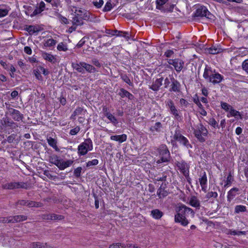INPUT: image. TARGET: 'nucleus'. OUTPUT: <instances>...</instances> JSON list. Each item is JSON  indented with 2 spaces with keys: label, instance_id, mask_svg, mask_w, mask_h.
<instances>
[{
  "label": "nucleus",
  "instance_id": "obj_1",
  "mask_svg": "<svg viewBox=\"0 0 248 248\" xmlns=\"http://www.w3.org/2000/svg\"><path fill=\"white\" fill-rule=\"evenodd\" d=\"M175 211L174 221L176 223H180L183 226H186L189 223V220L188 219L189 215L193 217L195 214L191 208L184 204H178Z\"/></svg>",
  "mask_w": 248,
  "mask_h": 248
},
{
  "label": "nucleus",
  "instance_id": "obj_2",
  "mask_svg": "<svg viewBox=\"0 0 248 248\" xmlns=\"http://www.w3.org/2000/svg\"><path fill=\"white\" fill-rule=\"evenodd\" d=\"M203 77L207 81L214 85L219 83L223 79V76L208 66H206L204 69Z\"/></svg>",
  "mask_w": 248,
  "mask_h": 248
},
{
  "label": "nucleus",
  "instance_id": "obj_3",
  "mask_svg": "<svg viewBox=\"0 0 248 248\" xmlns=\"http://www.w3.org/2000/svg\"><path fill=\"white\" fill-rule=\"evenodd\" d=\"M49 160L50 163L55 165L61 170H63L71 166L73 163V161L71 160L63 161L56 155L49 156Z\"/></svg>",
  "mask_w": 248,
  "mask_h": 248
},
{
  "label": "nucleus",
  "instance_id": "obj_4",
  "mask_svg": "<svg viewBox=\"0 0 248 248\" xmlns=\"http://www.w3.org/2000/svg\"><path fill=\"white\" fill-rule=\"evenodd\" d=\"M157 151L160 158L156 161L157 164L168 162L170 158V151L165 144L160 145Z\"/></svg>",
  "mask_w": 248,
  "mask_h": 248
},
{
  "label": "nucleus",
  "instance_id": "obj_5",
  "mask_svg": "<svg viewBox=\"0 0 248 248\" xmlns=\"http://www.w3.org/2000/svg\"><path fill=\"white\" fill-rule=\"evenodd\" d=\"M93 149V143L90 138L86 139L81 142L78 147V154L79 156L86 155L89 151Z\"/></svg>",
  "mask_w": 248,
  "mask_h": 248
},
{
  "label": "nucleus",
  "instance_id": "obj_6",
  "mask_svg": "<svg viewBox=\"0 0 248 248\" xmlns=\"http://www.w3.org/2000/svg\"><path fill=\"white\" fill-rule=\"evenodd\" d=\"M167 108L175 120L180 121L182 120V115L181 111L178 109L175 106L174 102L171 99H168L165 101Z\"/></svg>",
  "mask_w": 248,
  "mask_h": 248
},
{
  "label": "nucleus",
  "instance_id": "obj_7",
  "mask_svg": "<svg viewBox=\"0 0 248 248\" xmlns=\"http://www.w3.org/2000/svg\"><path fill=\"white\" fill-rule=\"evenodd\" d=\"M193 133L195 137L201 142L205 141L204 136H206L208 134V131L204 125L200 123L195 126V128H192Z\"/></svg>",
  "mask_w": 248,
  "mask_h": 248
},
{
  "label": "nucleus",
  "instance_id": "obj_8",
  "mask_svg": "<svg viewBox=\"0 0 248 248\" xmlns=\"http://www.w3.org/2000/svg\"><path fill=\"white\" fill-rule=\"evenodd\" d=\"M173 139L187 149L192 148V147L188 139L182 135L179 130H176L175 131Z\"/></svg>",
  "mask_w": 248,
  "mask_h": 248
},
{
  "label": "nucleus",
  "instance_id": "obj_9",
  "mask_svg": "<svg viewBox=\"0 0 248 248\" xmlns=\"http://www.w3.org/2000/svg\"><path fill=\"white\" fill-rule=\"evenodd\" d=\"M3 188L6 189H14L23 188L27 189L29 188V185L24 182H12L3 185Z\"/></svg>",
  "mask_w": 248,
  "mask_h": 248
},
{
  "label": "nucleus",
  "instance_id": "obj_10",
  "mask_svg": "<svg viewBox=\"0 0 248 248\" xmlns=\"http://www.w3.org/2000/svg\"><path fill=\"white\" fill-rule=\"evenodd\" d=\"M27 217L24 215H17L8 217H0V222L3 223H15L27 220Z\"/></svg>",
  "mask_w": 248,
  "mask_h": 248
},
{
  "label": "nucleus",
  "instance_id": "obj_11",
  "mask_svg": "<svg viewBox=\"0 0 248 248\" xmlns=\"http://www.w3.org/2000/svg\"><path fill=\"white\" fill-rule=\"evenodd\" d=\"M167 62L170 65H171L174 67L177 73H179L182 71L185 64L184 62L179 58L167 59Z\"/></svg>",
  "mask_w": 248,
  "mask_h": 248
},
{
  "label": "nucleus",
  "instance_id": "obj_12",
  "mask_svg": "<svg viewBox=\"0 0 248 248\" xmlns=\"http://www.w3.org/2000/svg\"><path fill=\"white\" fill-rule=\"evenodd\" d=\"M6 114L10 116L13 120L17 122L22 121L24 118L23 115L19 110L12 108H8Z\"/></svg>",
  "mask_w": 248,
  "mask_h": 248
},
{
  "label": "nucleus",
  "instance_id": "obj_13",
  "mask_svg": "<svg viewBox=\"0 0 248 248\" xmlns=\"http://www.w3.org/2000/svg\"><path fill=\"white\" fill-rule=\"evenodd\" d=\"M72 11H75V15L84 20H87L89 17V13L85 9L73 6Z\"/></svg>",
  "mask_w": 248,
  "mask_h": 248
},
{
  "label": "nucleus",
  "instance_id": "obj_14",
  "mask_svg": "<svg viewBox=\"0 0 248 248\" xmlns=\"http://www.w3.org/2000/svg\"><path fill=\"white\" fill-rule=\"evenodd\" d=\"M195 16H205L208 18H211V16L212 15L206 7L201 6L196 10Z\"/></svg>",
  "mask_w": 248,
  "mask_h": 248
},
{
  "label": "nucleus",
  "instance_id": "obj_15",
  "mask_svg": "<svg viewBox=\"0 0 248 248\" xmlns=\"http://www.w3.org/2000/svg\"><path fill=\"white\" fill-rule=\"evenodd\" d=\"M177 166L184 175H187V173H189V165L185 161L182 160L177 162Z\"/></svg>",
  "mask_w": 248,
  "mask_h": 248
},
{
  "label": "nucleus",
  "instance_id": "obj_16",
  "mask_svg": "<svg viewBox=\"0 0 248 248\" xmlns=\"http://www.w3.org/2000/svg\"><path fill=\"white\" fill-rule=\"evenodd\" d=\"M171 85L169 90L170 92L179 93L181 91V84L180 82L174 78H170Z\"/></svg>",
  "mask_w": 248,
  "mask_h": 248
},
{
  "label": "nucleus",
  "instance_id": "obj_17",
  "mask_svg": "<svg viewBox=\"0 0 248 248\" xmlns=\"http://www.w3.org/2000/svg\"><path fill=\"white\" fill-rule=\"evenodd\" d=\"M46 9V4L43 1H41L37 4L35 9L31 15V17H33L41 14Z\"/></svg>",
  "mask_w": 248,
  "mask_h": 248
},
{
  "label": "nucleus",
  "instance_id": "obj_18",
  "mask_svg": "<svg viewBox=\"0 0 248 248\" xmlns=\"http://www.w3.org/2000/svg\"><path fill=\"white\" fill-rule=\"evenodd\" d=\"M199 182L201 186L202 190L206 192L207 189V177L205 171L203 172L202 176L199 178Z\"/></svg>",
  "mask_w": 248,
  "mask_h": 248
},
{
  "label": "nucleus",
  "instance_id": "obj_19",
  "mask_svg": "<svg viewBox=\"0 0 248 248\" xmlns=\"http://www.w3.org/2000/svg\"><path fill=\"white\" fill-rule=\"evenodd\" d=\"M86 112V110L84 109L83 108L78 107L73 112L70 116V119L73 120H75L76 119L77 116L80 115H84Z\"/></svg>",
  "mask_w": 248,
  "mask_h": 248
},
{
  "label": "nucleus",
  "instance_id": "obj_20",
  "mask_svg": "<svg viewBox=\"0 0 248 248\" xmlns=\"http://www.w3.org/2000/svg\"><path fill=\"white\" fill-rule=\"evenodd\" d=\"M163 78L162 77L157 78L153 84L150 87V89L154 91H158L162 85Z\"/></svg>",
  "mask_w": 248,
  "mask_h": 248
},
{
  "label": "nucleus",
  "instance_id": "obj_21",
  "mask_svg": "<svg viewBox=\"0 0 248 248\" xmlns=\"http://www.w3.org/2000/svg\"><path fill=\"white\" fill-rule=\"evenodd\" d=\"M164 215V213L158 209H154L151 211L150 216L155 219L158 220Z\"/></svg>",
  "mask_w": 248,
  "mask_h": 248
},
{
  "label": "nucleus",
  "instance_id": "obj_22",
  "mask_svg": "<svg viewBox=\"0 0 248 248\" xmlns=\"http://www.w3.org/2000/svg\"><path fill=\"white\" fill-rule=\"evenodd\" d=\"M227 116L228 118L231 117H234L236 119H242V114L238 111L234 109L233 108L230 110V112L227 114Z\"/></svg>",
  "mask_w": 248,
  "mask_h": 248
},
{
  "label": "nucleus",
  "instance_id": "obj_23",
  "mask_svg": "<svg viewBox=\"0 0 248 248\" xmlns=\"http://www.w3.org/2000/svg\"><path fill=\"white\" fill-rule=\"evenodd\" d=\"M169 0H156V8L162 11L166 10L167 9L166 7L168 4Z\"/></svg>",
  "mask_w": 248,
  "mask_h": 248
},
{
  "label": "nucleus",
  "instance_id": "obj_24",
  "mask_svg": "<svg viewBox=\"0 0 248 248\" xmlns=\"http://www.w3.org/2000/svg\"><path fill=\"white\" fill-rule=\"evenodd\" d=\"M81 66L83 67L84 73H85V71L90 73H93L97 72V70H96L94 67L85 62H83V63H82Z\"/></svg>",
  "mask_w": 248,
  "mask_h": 248
},
{
  "label": "nucleus",
  "instance_id": "obj_25",
  "mask_svg": "<svg viewBox=\"0 0 248 248\" xmlns=\"http://www.w3.org/2000/svg\"><path fill=\"white\" fill-rule=\"evenodd\" d=\"M26 30L30 34H33L35 33L38 32L41 30V27L39 26L30 25L26 28Z\"/></svg>",
  "mask_w": 248,
  "mask_h": 248
},
{
  "label": "nucleus",
  "instance_id": "obj_26",
  "mask_svg": "<svg viewBox=\"0 0 248 248\" xmlns=\"http://www.w3.org/2000/svg\"><path fill=\"white\" fill-rule=\"evenodd\" d=\"M110 139L111 140L117 141L120 143H122L126 140L127 136L124 134L120 135L111 136Z\"/></svg>",
  "mask_w": 248,
  "mask_h": 248
},
{
  "label": "nucleus",
  "instance_id": "obj_27",
  "mask_svg": "<svg viewBox=\"0 0 248 248\" xmlns=\"http://www.w3.org/2000/svg\"><path fill=\"white\" fill-rule=\"evenodd\" d=\"M118 94L122 98L126 97L130 100H132L134 98V95L132 93L123 88H121Z\"/></svg>",
  "mask_w": 248,
  "mask_h": 248
},
{
  "label": "nucleus",
  "instance_id": "obj_28",
  "mask_svg": "<svg viewBox=\"0 0 248 248\" xmlns=\"http://www.w3.org/2000/svg\"><path fill=\"white\" fill-rule=\"evenodd\" d=\"M189 204L192 207L199 209L200 207V202L199 200L196 196H192L189 202Z\"/></svg>",
  "mask_w": 248,
  "mask_h": 248
},
{
  "label": "nucleus",
  "instance_id": "obj_29",
  "mask_svg": "<svg viewBox=\"0 0 248 248\" xmlns=\"http://www.w3.org/2000/svg\"><path fill=\"white\" fill-rule=\"evenodd\" d=\"M239 189L237 188L234 187L230 189L227 194V200L231 202L236 195V192L238 191Z\"/></svg>",
  "mask_w": 248,
  "mask_h": 248
},
{
  "label": "nucleus",
  "instance_id": "obj_30",
  "mask_svg": "<svg viewBox=\"0 0 248 248\" xmlns=\"http://www.w3.org/2000/svg\"><path fill=\"white\" fill-rule=\"evenodd\" d=\"M42 57L46 61H47L51 63H54L56 61L55 56L51 55V54L47 53L46 52L42 53Z\"/></svg>",
  "mask_w": 248,
  "mask_h": 248
},
{
  "label": "nucleus",
  "instance_id": "obj_31",
  "mask_svg": "<svg viewBox=\"0 0 248 248\" xmlns=\"http://www.w3.org/2000/svg\"><path fill=\"white\" fill-rule=\"evenodd\" d=\"M46 140H47L48 145L52 147L56 151H59V148L57 145V141L55 139L52 138L51 137H47L46 138Z\"/></svg>",
  "mask_w": 248,
  "mask_h": 248
},
{
  "label": "nucleus",
  "instance_id": "obj_32",
  "mask_svg": "<svg viewBox=\"0 0 248 248\" xmlns=\"http://www.w3.org/2000/svg\"><path fill=\"white\" fill-rule=\"evenodd\" d=\"M162 127V124L160 122H156L154 125L150 128V131L154 133L155 132L159 133Z\"/></svg>",
  "mask_w": 248,
  "mask_h": 248
},
{
  "label": "nucleus",
  "instance_id": "obj_33",
  "mask_svg": "<svg viewBox=\"0 0 248 248\" xmlns=\"http://www.w3.org/2000/svg\"><path fill=\"white\" fill-rule=\"evenodd\" d=\"M57 43V41L56 40L53 39H52V38H50V39H47L46 41H45L44 42V48H46V47H53L54 46H55V45Z\"/></svg>",
  "mask_w": 248,
  "mask_h": 248
},
{
  "label": "nucleus",
  "instance_id": "obj_34",
  "mask_svg": "<svg viewBox=\"0 0 248 248\" xmlns=\"http://www.w3.org/2000/svg\"><path fill=\"white\" fill-rule=\"evenodd\" d=\"M83 19L76 15L72 18V23L73 25L79 26L83 24Z\"/></svg>",
  "mask_w": 248,
  "mask_h": 248
},
{
  "label": "nucleus",
  "instance_id": "obj_35",
  "mask_svg": "<svg viewBox=\"0 0 248 248\" xmlns=\"http://www.w3.org/2000/svg\"><path fill=\"white\" fill-rule=\"evenodd\" d=\"M115 36L123 37L127 40L130 38L129 33L127 31H123L115 30Z\"/></svg>",
  "mask_w": 248,
  "mask_h": 248
},
{
  "label": "nucleus",
  "instance_id": "obj_36",
  "mask_svg": "<svg viewBox=\"0 0 248 248\" xmlns=\"http://www.w3.org/2000/svg\"><path fill=\"white\" fill-rule=\"evenodd\" d=\"M169 193L165 189L160 187L157 191V195L160 199H162L168 196Z\"/></svg>",
  "mask_w": 248,
  "mask_h": 248
},
{
  "label": "nucleus",
  "instance_id": "obj_37",
  "mask_svg": "<svg viewBox=\"0 0 248 248\" xmlns=\"http://www.w3.org/2000/svg\"><path fill=\"white\" fill-rule=\"evenodd\" d=\"M31 247L32 248H54L48 246L46 244H43L40 242L32 243L31 244Z\"/></svg>",
  "mask_w": 248,
  "mask_h": 248
},
{
  "label": "nucleus",
  "instance_id": "obj_38",
  "mask_svg": "<svg viewBox=\"0 0 248 248\" xmlns=\"http://www.w3.org/2000/svg\"><path fill=\"white\" fill-rule=\"evenodd\" d=\"M82 63H83V62H80L79 63H73L72 66L74 69L76 70L78 72L84 74L83 67L81 66Z\"/></svg>",
  "mask_w": 248,
  "mask_h": 248
},
{
  "label": "nucleus",
  "instance_id": "obj_39",
  "mask_svg": "<svg viewBox=\"0 0 248 248\" xmlns=\"http://www.w3.org/2000/svg\"><path fill=\"white\" fill-rule=\"evenodd\" d=\"M247 208L243 205H237L235 206L234 213L239 214L240 212H244L246 211Z\"/></svg>",
  "mask_w": 248,
  "mask_h": 248
},
{
  "label": "nucleus",
  "instance_id": "obj_40",
  "mask_svg": "<svg viewBox=\"0 0 248 248\" xmlns=\"http://www.w3.org/2000/svg\"><path fill=\"white\" fill-rule=\"evenodd\" d=\"M9 10L4 5H0V17H4L8 15Z\"/></svg>",
  "mask_w": 248,
  "mask_h": 248
},
{
  "label": "nucleus",
  "instance_id": "obj_41",
  "mask_svg": "<svg viewBox=\"0 0 248 248\" xmlns=\"http://www.w3.org/2000/svg\"><path fill=\"white\" fill-rule=\"evenodd\" d=\"M43 205V203L39 202H36L34 201H28L27 206L29 207H41Z\"/></svg>",
  "mask_w": 248,
  "mask_h": 248
},
{
  "label": "nucleus",
  "instance_id": "obj_42",
  "mask_svg": "<svg viewBox=\"0 0 248 248\" xmlns=\"http://www.w3.org/2000/svg\"><path fill=\"white\" fill-rule=\"evenodd\" d=\"M113 6L111 3V0H109L106 2L103 8V11L104 12H109L113 8Z\"/></svg>",
  "mask_w": 248,
  "mask_h": 248
},
{
  "label": "nucleus",
  "instance_id": "obj_43",
  "mask_svg": "<svg viewBox=\"0 0 248 248\" xmlns=\"http://www.w3.org/2000/svg\"><path fill=\"white\" fill-rule=\"evenodd\" d=\"M221 108L225 111L229 113L230 110L232 108V107L226 102H221Z\"/></svg>",
  "mask_w": 248,
  "mask_h": 248
},
{
  "label": "nucleus",
  "instance_id": "obj_44",
  "mask_svg": "<svg viewBox=\"0 0 248 248\" xmlns=\"http://www.w3.org/2000/svg\"><path fill=\"white\" fill-rule=\"evenodd\" d=\"M107 118L114 125H116L118 124V122L116 118L111 113L108 114Z\"/></svg>",
  "mask_w": 248,
  "mask_h": 248
},
{
  "label": "nucleus",
  "instance_id": "obj_45",
  "mask_svg": "<svg viewBox=\"0 0 248 248\" xmlns=\"http://www.w3.org/2000/svg\"><path fill=\"white\" fill-rule=\"evenodd\" d=\"M33 74L35 76L36 78L39 80H42L43 78L41 76L40 73L41 70L39 68V66L37 67L36 69H34L33 71Z\"/></svg>",
  "mask_w": 248,
  "mask_h": 248
},
{
  "label": "nucleus",
  "instance_id": "obj_46",
  "mask_svg": "<svg viewBox=\"0 0 248 248\" xmlns=\"http://www.w3.org/2000/svg\"><path fill=\"white\" fill-rule=\"evenodd\" d=\"M109 248H126V245L121 243H113L109 245Z\"/></svg>",
  "mask_w": 248,
  "mask_h": 248
},
{
  "label": "nucleus",
  "instance_id": "obj_47",
  "mask_svg": "<svg viewBox=\"0 0 248 248\" xmlns=\"http://www.w3.org/2000/svg\"><path fill=\"white\" fill-rule=\"evenodd\" d=\"M218 196V194L217 192L210 191L208 192L205 195V198L208 200L211 198H217Z\"/></svg>",
  "mask_w": 248,
  "mask_h": 248
},
{
  "label": "nucleus",
  "instance_id": "obj_48",
  "mask_svg": "<svg viewBox=\"0 0 248 248\" xmlns=\"http://www.w3.org/2000/svg\"><path fill=\"white\" fill-rule=\"evenodd\" d=\"M51 220H60L64 219V217L62 215L55 214H50Z\"/></svg>",
  "mask_w": 248,
  "mask_h": 248
},
{
  "label": "nucleus",
  "instance_id": "obj_49",
  "mask_svg": "<svg viewBox=\"0 0 248 248\" xmlns=\"http://www.w3.org/2000/svg\"><path fill=\"white\" fill-rule=\"evenodd\" d=\"M233 181V178L231 174V173L230 172L228 176H227V180L226 181V184L224 185L225 187L229 186L231 185L232 182Z\"/></svg>",
  "mask_w": 248,
  "mask_h": 248
},
{
  "label": "nucleus",
  "instance_id": "obj_50",
  "mask_svg": "<svg viewBox=\"0 0 248 248\" xmlns=\"http://www.w3.org/2000/svg\"><path fill=\"white\" fill-rule=\"evenodd\" d=\"M208 123L209 124L214 128H219V126L217 122L214 118H210L208 120Z\"/></svg>",
  "mask_w": 248,
  "mask_h": 248
},
{
  "label": "nucleus",
  "instance_id": "obj_51",
  "mask_svg": "<svg viewBox=\"0 0 248 248\" xmlns=\"http://www.w3.org/2000/svg\"><path fill=\"white\" fill-rule=\"evenodd\" d=\"M57 49L59 51H66L68 48L67 45L63 42L59 43L57 46Z\"/></svg>",
  "mask_w": 248,
  "mask_h": 248
},
{
  "label": "nucleus",
  "instance_id": "obj_52",
  "mask_svg": "<svg viewBox=\"0 0 248 248\" xmlns=\"http://www.w3.org/2000/svg\"><path fill=\"white\" fill-rule=\"evenodd\" d=\"M221 48L216 47H212L209 49V52L212 54H216L221 52Z\"/></svg>",
  "mask_w": 248,
  "mask_h": 248
},
{
  "label": "nucleus",
  "instance_id": "obj_53",
  "mask_svg": "<svg viewBox=\"0 0 248 248\" xmlns=\"http://www.w3.org/2000/svg\"><path fill=\"white\" fill-rule=\"evenodd\" d=\"M121 78L124 81L128 84L129 85H133L132 82L131 81L130 78L127 77L126 75H122L121 76Z\"/></svg>",
  "mask_w": 248,
  "mask_h": 248
},
{
  "label": "nucleus",
  "instance_id": "obj_54",
  "mask_svg": "<svg viewBox=\"0 0 248 248\" xmlns=\"http://www.w3.org/2000/svg\"><path fill=\"white\" fill-rule=\"evenodd\" d=\"M98 160L96 159H94L91 161H89L86 163V166L87 167H90L91 166H95L97 165L98 164Z\"/></svg>",
  "mask_w": 248,
  "mask_h": 248
},
{
  "label": "nucleus",
  "instance_id": "obj_55",
  "mask_svg": "<svg viewBox=\"0 0 248 248\" xmlns=\"http://www.w3.org/2000/svg\"><path fill=\"white\" fill-rule=\"evenodd\" d=\"M93 5L96 8H100L102 5L104 4V0H99L98 1H93Z\"/></svg>",
  "mask_w": 248,
  "mask_h": 248
},
{
  "label": "nucleus",
  "instance_id": "obj_56",
  "mask_svg": "<svg viewBox=\"0 0 248 248\" xmlns=\"http://www.w3.org/2000/svg\"><path fill=\"white\" fill-rule=\"evenodd\" d=\"M82 170V168L81 167H78L76 168L74 171V175L76 177H79L81 175V172Z\"/></svg>",
  "mask_w": 248,
  "mask_h": 248
},
{
  "label": "nucleus",
  "instance_id": "obj_57",
  "mask_svg": "<svg viewBox=\"0 0 248 248\" xmlns=\"http://www.w3.org/2000/svg\"><path fill=\"white\" fill-rule=\"evenodd\" d=\"M174 55V51L172 50H166L164 54V56L167 58H171L173 57Z\"/></svg>",
  "mask_w": 248,
  "mask_h": 248
},
{
  "label": "nucleus",
  "instance_id": "obj_58",
  "mask_svg": "<svg viewBox=\"0 0 248 248\" xmlns=\"http://www.w3.org/2000/svg\"><path fill=\"white\" fill-rule=\"evenodd\" d=\"M80 129V128L79 126H77L75 128L71 129L69 134L71 135H76L79 132Z\"/></svg>",
  "mask_w": 248,
  "mask_h": 248
},
{
  "label": "nucleus",
  "instance_id": "obj_59",
  "mask_svg": "<svg viewBox=\"0 0 248 248\" xmlns=\"http://www.w3.org/2000/svg\"><path fill=\"white\" fill-rule=\"evenodd\" d=\"M5 126L6 127H10L13 129L16 128L18 126L17 124L14 122L13 121L11 120Z\"/></svg>",
  "mask_w": 248,
  "mask_h": 248
},
{
  "label": "nucleus",
  "instance_id": "obj_60",
  "mask_svg": "<svg viewBox=\"0 0 248 248\" xmlns=\"http://www.w3.org/2000/svg\"><path fill=\"white\" fill-rule=\"evenodd\" d=\"M242 69L248 73V59L245 60L242 64Z\"/></svg>",
  "mask_w": 248,
  "mask_h": 248
},
{
  "label": "nucleus",
  "instance_id": "obj_61",
  "mask_svg": "<svg viewBox=\"0 0 248 248\" xmlns=\"http://www.w3.org/2000/svg\"><path fill=\"white\" fill-rule=\"evenodd\" d=\"M16 135L15 134H13L10 136H9L7 138V141L9 143H12L15 140L16 138Z\"/></svg>",
  "mask_w": 248,
  "mask_h": 248
},
{
  "label": "nucleus",
  "instance_id": "obj_62",
  "mask_svg": "<svg viewBox=\"0 0 248 248\" xmlns=\"http://www.w3.org/2000/svg\"><path fill=\"white\" fill-rule=\"evenodd\" d=\"M87 38L86 37H83L78 43L77 46L78 47H81L82 46L86 41Z\"/></svg>",
  "mask_w": 248,
  "mask_h": 248
},
{
  "label": "nucleus",
  "instance_id": "obj_63",
  "mask_svg": "<svg viewBox=\"0 0 248 248\" xmlns=\"http://www.w3.org/2000/svg\"><path fill=\"white\" fill-rule=\"evenodd\" d=\"M40 216L43 220H51L50 214H42Z\"/></svg>",
  "mask_w": 248,
  "mask_h": 248
},
{
  "label": "nucleus",
  "instance_id": "obj_64",
  "mask_svg": "<svg viewBox=\"0 0 248 248\" xmlns=\"http://www.w3.org/2000/svg\"><path fill=\"white\" fill-rule=\"evenodd\" d=\"M44 174L50 179H54V176L50 173L49 170H45L44 171Z\"/></svg>",
  "mask_w": 248,
  "mask_h": 248
}]
</instances>
